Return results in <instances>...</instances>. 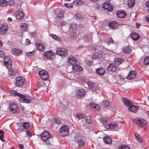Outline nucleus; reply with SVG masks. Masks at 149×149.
<instances>
[{
    "label": "nucleus",
    "instance_id": "f257e3e1",
    "mask_svg": "<svg viewBox=\"0 0 149 149\" xmlns=\"http://www.w3.org/2000/svg\"><path fill=\"white\" fill-rule=\"evenodd\" d=\"M10 93L12 96L19 97V100L21 102L29 103L31 102V100L33 99V98L30 96L23 95L14 90L11 91Z\"/></svg>",
    "mask_w": 149,
    "mask_h": 149
},
{
    "label": "nucleus",
    "instance_id": "f03ea898",
    "mask_svg": "<svg viewBox=\"0 0 149 149\" xmlns=\"http://www.w3.org/2000/svg\"><path fill=\"white\" fill-rule=\"evenodd\" d=\"M132 121L139 127L142 128H145L148 124L146 120L139 117H136L133 118Z\"/></svg>",
    "mask_w": 149,
    "mask_h": 149
},
{
    "label": "nucleus",
    "instance_id": "7ed1b4c3",
    "mask_svg": "<svg viewBox=\"0 0 149 149\" xmlns=\"http://www.w3.org/2000/svg\"><path fill=\"white\" fill-rule=\"evenodd\" d=\"M69 128L68 126L63 125L61 126L59 130L60 135L62 136H65L68 134Z\"/></svg>",
    "mask_w": 149,
    "mask_h": 149
},
{
    "label": "nucleus",
    "instance_id": "20e7f679",
    "mask_svg": "<svg viewBox=\"0 0 149 149\" xmlns=\"http://www.w3.org/2000/svg\"><path fill=\"white\" fill-rule=\"evenodd\" d=\"M56 54L61 57H66L68 56L67 51L64 48H58L56 49Z\"/></svg>",
    "mask_w": 149,
    "mask_h": 149
},
{
    "label": "nucleus",
    "instance_id": "39448f33",
    "mask_svg": "<svg viewBox=\"0 0 149 149\" xmlns=\"http://www.w3.org/2000/svg\"><path fill=\"white\" fill-rule=\"evenodd\" d=\"M25 79L21 77H17L16 79L15 85L17 87H21L25 84Z\"/></svg>",
    "mask_w": 149,
    "mask_h": 149
},
{
    "label": "nucleus",
    "instance_id": "423d86ee",
    "mask_svg": "<svg viewBox=\"0 0 149 149\" xmlns=\"http://www.w3.org/2000/svg\"><path fill=\"white\" fill-rule=\"evenodd\" d=\"M51 136L49 132L47 131L43 132L41 134V139L42 141L46 142L49 139Z\"/></svg>",
    "mask_w": 149,
    "mask_h": 149
},
{
    "label": "nucleus",
    "instance_id": "0eeeda50",
    "mask_svg": "<svg viewBox=\"0 0 149 149\" xmlns=\"http://www.w3.org/2000/svg\"><path fill=\"white\" fill-rule=\"evenodd\" d=\"M4 62L5 66L7 68H11L12 66V61L10 57L6 56L4 58Z\"/></svg>",
    "mask_w": 149,
    "mask_h": 149
},
{
    "label": "nucleus",
    "instance_id": "6e6552de",
    "mask_svg": "<svg viewBox=\"0 0 149 149\" xmlns=\"http://www.w3.org/2000/svg\"><path fill=\"white\" fill-rule=\"evenodd\" d=\"M9 109L10 111L14 113L19 111V109L17 107V105L14 103L10 104L9 105Z\"/></svg>",
    "mask_w": 149,
    "mask_h": 149
},
{
    "label": "nucleus",
    "instance_id": "1a4fd4ad",
    "mask_svg": "<svg viewBox=\"0 0 149 149\" xmlns=\"http://www.w3.org/2000/svg\"><path fill=\"white\" fill-rule=\"evenodd\" d=\"M45 56L47 58L53 59L55 58V54L54 52L52 51H49L44 52Z\"/></svg>",
    "mask_w": 149,
    "mask_h": 149
},
{
    "label": "nucleus",
    "instance_id": "9d476101",
    "mask_svg": "<svg viewBox=\"0 0 149 149\" xmlns=\"http://www.w3.org/2000/svg\"><path fill=\"white\" fill-rule=\"evenodd\" d=\"M117 125L118 124L116 123L112 122L110 123L106 124L105 125V127L106 129L110 130L116 127Z\"/></svg>",
    "mask_w": 149,
    "mask_h": 149
},
{
    "label": "nucleus",
    "instance_id": "9b49d317",
    "mask_svg": "<svg viewBox=\"0 0 149 149\" xmlns=\"http://www.w3.org/2000/svg\"><path fill=\"white\" fill-rule=\"evenodd\" d=\"M136 72L134 70H130L127 76L126 79L127 80H131L134 78L136 76Z\"/></svg>",
    "mask_w": 149,
    "mask_h": 149
},
{
    "label": "nucleus",
    "instance_id": "f8f14e48",
    "mask_svg": "<svg viewBox=\"0 0 149 149\" xmlns=\"http://www.w3.org/2000/svg\"><path fill=\"white\" fill-rule=\"evenodd\" d=\"M8 29V26L7 24L0 25V33L2 35L5 34Z\"/></svg>",
    "mask_w": 149,
    "mask_h": 149
},
{
    "label": "nucleus",
    "instance_id": "ddd939ff",
    "mask_svg": "<svg viewBox=\"0 0 149 149\" xmlns=\"http://www.w3.org/2000/svg\"><path fill=\"white\" fill-rule=\"evenodd\" d=\"M102 6L103 9L108 11L111 12L113 10V8L110 5L109 3H104L102 4Z\"/></svg>",
    "mask_w": 149,
    "mask_h": 149
},
{
    "label": "nucleus",
    "instance_id": "4468645a",
    "mask_svg": "<svg viewBox=\"0 0 149 149\" xmlns=\"http://www.w3.org/2000/svg\"><path fill=\"white\" fill-rule=\"evenodd\" d=\"M108 25L110 27L114 29L118 28V24L116 22L112 21L108 23Z\"/></svg>",
    "mask_w": 149,
    "mask_h": 149
},
{
    "label": "nucleus",
    "instance_id": "2eb2a0df",
    "mask_svg": "<svg viewBox=\"0 0 149 149\" xmlns=\"http://www.w3.org/2000/svg\"><path fill=\"white\" fill-rule=\"evenodd\" d=\"M116 14L118 17L123 18L126 16V12L123 10H120L116 12Z\"/></svg>",
    "mask_w": 149,
    "mask_h": 149
},
{
    "label": "nucleus",
    "instance_id": "dca6fc26",
    "mask_svg": "<svg viewBox=\"0 0 149 149\" xmlns=\"http://www.w3.org/2000/svg\"><path fill=\"white\" fill-rule=\"evenodd\" d=\"M84 93L85 91L84 89H79L77 91L76 96L78 98H81L84 96Z\"/></svg>",
    "mask_w": 149,
    "mask_h": 149
},
{
    "label": "nucleus",
    "instance_id": "f3484780",
    "mask_svg": "<svg viewBox=\"0 0 149 149\" xmlns=\"http://www.w3.org/2000/svg\"><path fill=\"white\" fill-rule=\"evenodd\" d=\"M117 69V66L114 63H111L109 64L107 68L108 71H115Z\"/></svg>",
    "mask_w": 149,
    "mask_h": 149
},
{
    "label": "nucleus",
    "instance_id": "a211bd4d",
    "mask_svg": "<svg viewBox=\"0 0 149 149\" xmlns=\"http://www.w3.org/2000/svg\"><path fill=\"white\" fill-rule=\"evenodd\" d=\"M122 100L125 105L128 107H129L130 105H131L132 103V102L130 100L124 97L122 98Z\"/></svg>",
    "mask_w": 149,
    "mask_h": 149
},
{
    "label": "nucleus",
    "instance_id": "6ab92c4d",
    "mask_svg": "<svg viewBox=\"0 0 149 149\" xmlns=\"http://www.w3.org/2000/svg\"><path fill=\"white\" fill-rule=\"evenodd\" d=\"M128 108V109L129 111L134 113H136L138 109V107L133 105L132 103Z\"/></svg>",
    "mask_w": 149,
    "mask_h": 149
},
{
    "label": "nucleus",
    "instance_id": "aec40b11",
    "mask_svg": "<svg viewBox=\"0 0 149 149\" xmlns=\"http://www.w3.org/2000/svg\"><path fill=\"white\" fill-rule=\"evenodd\" d=\"M12 54L18 56L22 53V51L18 49L13 48L12 49Z\"/></svg>",
    "mask_w": 149,
    "mask_h": 149
},
{
    "label": "nucleus",
    "instance_id": "412c9836",
    "mask_svg": "<svg viewBox=\"0 0 149 149\" xmlns=\"http://www.w3.org/2000/svg\"><path fill=\"white\" fill-rule=\"evenodd\" d=\"M68 61L71 64L74 65L76 63L77 60L73 56H70L68 58Z\"/></svg>",
    "mask_w": 149,
    "mask_h": 149
},
{
    "label": "nucleus",
    "instance_id": "4be33fe9",
    "mask_svg": "<svg viewBox=\"0 0 149 149\" xmlns=\"http://www.w3.org/2000/svg\"><path fill=\"white\" fill-rule=\"evenodd\" d=\"M73 70L77 71H80L83 70V68L79 65H74L72 67Z\"/></svg>",
    "mask_w": 149,
    "mask_h": 149
},
{
    "label": "nucleus",
    "instance_id": "5701e85b",
    "mask_svg": "<svg viewBox=\"0 0 149 149\" xmlns=\"http://www.w3.org/2000/svg\"><path fill=\"white\" fill-rule=\"evenodd\" d=\"M102 57V55L101 53L96 52L93 55L92 58L93 59H98Z\"/></svg>",
    "mask_w": 149,
    "mask_h": 149
},
{
    "label": "nucleus",
    "instance_id": "b1692460",
    "mask_svg": "<svg viewBox=\"0 0 149 149\" xmlns=\"http://www.w3.org/2000/svg\"><path fill=\"white\" fill-rule=\"evenodd\" d=\"M15 15L17 19H22L24 16V14L23 12L21 11H18L17 13Z\"/></svg>",
    "mask_w": 149,
    "mask_h": 149
},
{
    "label": "nucleus",
    "instance_id": "393cba45",
    "mask_svg": "<svg viewBox=\"0 0 149 149\" xmlns=\"http://www.w3.org/2000/svg\"><path fill=\"white\" fill-rule=\"evenodd\" d=\"M84 2L81 0H75L73 2V4L76 6H78L79 5H82L83 4Z\"/></svg>",
    "mask_w": 149,
    "mask_h": 149
},
{
    "label": "nucleus",
    "instance_id": "a878e982",
    "mask_svg": "<svg viewBox=\"0 0 149 149\" xmlns=\"http://www.w3.org/2000/svg\"><path fill=\"white\" fill-rule=\"evenodd\" d=\"M131 37L133 40H138L140 38L139 35L135 32L133 33L132 34Z\"/></svg>",
    "mask_w": 149,
    "mask_h": 149
},
{
    "label": "nucleus",
    "instance_id": "bb28decb",
    "mask_svg": "<svg viewBox=\"0 0 149 149\" xmlns=\"http://www.w3.org/2000/svg\"><path fill=\"white\" fill-rule=\"evenodd\" d=\"M95 70L97 73L102 75L104 74L105 72L104 69V68H101L96 69Z\"/></svg>",
    "mask_w": 149,
    "mask_h": 149
},
{
    "label": "nucleus",
    "instance_id": "cd10ccee",
    "mask_svg": "<svg viewBox=\"0 0 149 149\" xmlns=\"http://www.w3.org/2000/svg\"><path fill=\"white\" fill-rule=\"evenodd\" d=\"M104 142L108 144H110L111 143L112 140L110 137L109 136H105L103 138Z\"/></svg>",
    "mask_w": 149,
    "mask_h": 149
},
{
    "label": "nucleus",
    "instance_id": "c85d7f7f",
    "mask_svg": "<svg viewBox=\"0 0 149 149\" xmlns=\"http://www.w3.org/2000/svg\"><path fill=\"white\" fill-rule=\"evenodd\" d=\"M127 4L129 8H132L135 4L134 0H128Z\"/></svg>",
    "mask_w": 149,
    "mask_h": 149
},
{
    "label": "nucleus",
    "instance_id": "c756f323",
    "mask_svg": "<svg viewBox=\"0 0 149 149\" xmlns=\"http://www.w3.org/2000/svg\"><path fill=\"white\" fill-rule=\"evenodd\" d=\"M122 50L124 53L127 54H130L131 52V49L128 47L123 48Z\"/></svg>",
    "mask_w": 149,
    "mask_h": 149
},
{
    "label": "nucleus",
    "instance_id": "7c9ffc66",
    "mask_svg": "<svg viewBox=\"0 0 149 149\" xmlns=\"http://www.w3.org/2000/svg\"><path fill=\"white\" fill-rule=\"evenodd\" d=\"M75 141H77V142L78 145V147H82L84 146V141L82 140L81 139H79L77 140L75 138Z\"/></svg>",
    "mask_w": 149,
    "mask_h": 149
},
{
    "label": "nucleus",
    "instance_id": "2f4dec72",
    "mask_svg": "<svg viewBox=\"0 0 149 149\" xmlns=\"http://www.w3.org/2000/svg\"><path fill=\"white\" fill-rule=\"evenodd\" d=\"M38 50L41 51H43L44 49L43 46L42 44L38 43H36L35 44Z\"/></svg>",
    "mask_w": 149,
    "mask_h": 149
},
{
    "label": "nucleus",
    "instance_id": "473e14b6",
    "mask_svg": "<svg viewBox=\"0 0 149 149\" xmlns=\"http://www.w3.org/2000/svg\"><path fill=\"white\" fill-rule=\"evenodd\" d=\"M135 138L140 142H142L143 140L142 137L138 133H135Z\"/></svg>",
    "mask_w": 149,
    "mask_h": 149
},
{
    "label": "nucleus",
    "instance_id": "72a5a7b5",
    "mask_svg": "<svg viewBox=\"0 0 149 149\" xmlns=\"http://www.w3.org/2000/svg\"><path fill=\"white\" fill-rule=\"evenodd\" d=\"M109 105V102L108 101L104 100L101 102V105L103 107H108Z\"/></svg>",
    "mask_w": 149,
    "mask_h": 149
},
{
    "label": "nucleus",
    "instance_id": "f704fd0d",
    "mask_svg": "<svg viewBox=\"0 0 149 149\" xmlns=\"http://www.w3.org/2000/svg\"><path fill=\"white\" fill-rule=\"evenodd\" d=\"M87 84L89 88L93 90L94 88L95 87V84L93 83L91 81H89L87 83Z\"/></svg>",
    "mask_w": 149,
    "mask_h": 149
},
{
    "label": "nucleus",
    "instance_id": "c9c22d12",
    "mask_svg": "<svg viewBox=\"0 0 149 149\" xmlns=\"http://www.w3.org/2000/svg\"><path fill=\"white\" fill-rule=\"evenodd\" d=\"M8 74L10 75H14L16 74V72L15 70L11 68L9 69L8 70Z\"/></svg>",
    "mask_w": 149,
    "mask_h": 149
},
{
    "label": "nucleus",
    "instance_id": "e433bc0d",
    "mask_svg": "<svg viewBox=\"0 0 149 149\" xmlns=\"http://www.w3.org/2000/svg\"><path fill=\"white\" fill-rule=\"evenodd\" d=\"M40 78L44 80H47L48 79V73L46 74L45 75H41L40 77Z\"/></svg>",
    "mask_w": 149,
    "mask_h": 149
},
{
    "label": "nucleus",
    "instance_id": "4c0bfd02",
    "mask_svg": "<svg viewBox=\"0 0 149 149\" xmlns=\"http://www.w3.org/2000/svg\"><path fill=\"white\" fill-rule=\"evenodd\" d=\"M76 116L79 119H82L85 118V116L81 113H78L76 114Z\"/></svg>",
    "mask_w": 149,
    "mask_h": 149
},
{
    "label": "nucleus",
    "instance_id": "58836bf2",
    "mask_svg": "<svg viewBox=\"0 0 149 149\" xmlns=\"http://www.w3.org/2000/svg\"><path fill=\"white\" fill-rule=\"evenodd\" d=\"M143 63L145 65L149 64V56H146L144 58Z\"/></svg>",
    "mask_w": 149,
    "mask_h": 149
},
{
    "label": "nucleus",
    "instance_id": "ea45409f",
    "mask_svg": "<svg viewBox=\"0 0 149 149\" xmlns=\"http://www.w3.org/2000/svg\"><path fill=\"white\" fill-rule=\"evenodd\" d=\"M90 107L91 108H93L97 110H98L100 109V107L99 106L94 104H91Z\"/></svg>",
    "mask_w": 149,
    "mask_h": 149
},
{
    "label": "nucleus",
    "instance_id": "a19ab883",
    "mask_svg": "<svg viewBox=\"0 0 149 149\" xmlns=\"http://www.w3.org/2000/svg\"><path fill=\"white\" fill-rule=\"evenodd\" d=\"M7 4V1L6 0H0V5L1 6H5Z\"/></svg>",
    "mask_w": 149,
    "mask_h": 149
},
{
    "label": "nucleus",
    "instance_id": "79ce46f5",
    "mask_svg": "<svg viewBox=\"0 0 149 149\" xmlns=\"http://www.w3.org/2000/svg\"><path fill=\"white\" fill-rule=\"evenodd\" d=\"M20 26L23 30H26L27 28V25L26 24L23 23H21Z\"/></svg>",
    "mask_w": 149,
    "mask_h": 149
},
{
    "label": "nucleus",
    "instance_id": "37998d69",
    "mask_svg": "<svg viewBox=\"0 0 149 149\" xmlns=\"http://www.w3.org/2000/svg\"><path fill=\"white\" fill-rule=\"evenodd\" d=\"M22 126L26 130L28 129L30 127V125L27 122L24 123L23 124Z\"/></svg>",
    "mask_w": 149,
    "mask_h": 149
},
{
    "label": "nucleus",
    "instance_id": "c03bdc74",
    "mask_svg": "<svg viewBox=\"0 0 149 149\" xmlns=\"http://www.w3.org/2000/svg\"><path fill=\"white\" fill-rule=\"evenodd\" d=\"M85 120L87 123L89 124H90L92 123L91 119V117L90 116H86V118Z\"/></svg>",
    "mask_w": 149,
    "mask_h": 149
},
{
    "label": "nucleus",
    "instance_id": "a18cd8bd",
    "mask_svg": "<svg viewBox=\"0 0 149 149\" xmlns=\"http://www.w3.org/2000/svg\"><path fill=\"white\" fill-rule=\"evenodd\" d=\"M48 72L46 71H44V70L39 71L38 74L39 75V76H40L41 75H45L46 74H48Z\"/></svg>",
    "mask_w": 149,
    "mask_h": 149
},
{
    "label": "nucleus",
    "instance_id": "49530a36",
    "mask_svg": "<svg viewBox=\"0 0 149 149\" xmlns=\"http://www.w3.org/2000/svg\"><path fill=\"white\" fill-rule=\"evenodd\" d=\"M52 37L54 40H56L59 41V39L58 38V36L54 34H52L51 35Z\"/></svg>",
    "mask_w": 149,
    "mask_h": 149
},
{
    "label": "nucleus",
    "instance_id": "de8ad7c7",
    "mask_svg": "<svg viewBox=\"0 0 149 149\" xmlns=\"http://www.w3.org/2000/svg\"><path fill=\"white\" fill-rule=\"evenodd\" d=\"M119 149H130V148L128 146L122 145L119 147Z\"/></svg>",
    "mask_w": 149,
    "mask_h": 149
},
{
    "label": "nucleus",
    "instance_id": "09e8293b",
    "mask_svg": "<svg viewBox=\"0 0 149 149\" xmlns=\"http://www.w3.org/2000/svg\"><path fill=\"white\" fill-rule=\"evenodd\" d=\"M100 121L103 124L106 123L107 121L108 120L104 118H101L100 119Z\"/></svg>",
    "mask_w": 149,
    "mask_h": 149
},
{
    "label": "nucleus",
    "instance_id": "8fccbe9b",
    "mask_svg": "<svg viewBox=\"0 0 149 149\" xmlns=\"http://www.w3.org/2000/svg\"><path fill=\"white\" fill-rule=\"evenodd\" d=\"M55 122L57 124H60L61 122V120L60 118H55Z\"/></svg>",
    "mask_w": 149,
    "mask_h": 149
},
{
    "label": "nucleus",
    "instance_id": "3c124183",
    "mask_svg": "<svg viewBox=\"0 0 149 149\" xmlns=\"http://www.w3.org/2000/svg\"><path fill=\"white\" fill-rule=\"evenodd\" d=\"M123 61V60L120 58H118L116 61V63L118 64H121Z\"/></svg>",
    "mask_w": 149,
    "mask_h": 149
},
{
    "label": "nucleus",
    "instance_id": "603ef678",
    "mask_svg": "<svg viewBox=\"0 0 149 149\" xmlns=\"http://www.w3.org/2000/svg\"><path fill=\"white\" fill-rule=\"evenodd\" d=\"M70 27L72 30H74L76 29L77 24H71Z\"/></svg>",
    "mask_w": 149,
    "mask_h": 149
},
{
    "label": "nucleus",
    "instance_id": "864d4df0",
    "mask_svg": "<svg viewBox=\"0 0 149 149\" xmlns=\"http://www.w3.org/2000/svg\"><path fill=\"white\" fill-rule=\"evenodd\" d=\"M73 3H69L68 4H65V5L66 7L68 8H71L73 6Z\"/></svg>",
    "mask_w": 149,
    "mask_h": 149
},
{
    "label": "nucleus",
    "instance_id": "5fc2aeb1",
    "mask_svg": "<svg viewBox=\"0 0 149 149\" xmlns=\"http://www.w3.org/2000/svg\"><path fill=\"white\" fill-rule=\"evenodd\" d=\"M5 56L4 52L1 50H0V57L4 58Z\"/></svg>",
    "mask_w": 149,
    "mask_h": 149
},
{
    "label": "nucleus",
    "instance_id": "6e6d98bb",
    "mask_svg": "<svg viewBox=\"0 0 149 149\" xmlns=\"http://www.w3.org/2000/svg\"><path fill=\"white\" fill-rule=\"evenodd\" d=\"M113 40L111 38H110L108 39V41L107 42V43L108 45L113 42Z\"/></svg>",
    "mask_w": 149,
    "mask_h": 149
},
{
    "label": "nucleus",
    "instance_id": "4d7b16f0",
    "mask_svg": "<svg viewBox=\"0 0 149 149\" xmlns=\"http://www.w3.org/2000/svg\"><path fill=\"white\" fill-rule=\"evenodd\" d=\"M25 132L28 136H29V137H30L31 136V132L29 130H26L25 131Z\"/></svg>",
    "mask_w": 149,
    "mask_h": 149
},
{
    "label": "nucleus",
    "instance_id": "13d9d810",
    "mask_svg": "<svg viewBox=\"0 0 149 149\" xmlns=\"http://www.w3.org/2000/svg\"><path fill=\"white\" fill-rule=\"evenodd\" d=\"M27 54H28L27 55L28 56H31L34 55L35 54V53L33 50L32 52H31L27 53Z\"/></svg>",
    "mask_w": 149,
    "mask_h": 149
},
{
    "label": "nucleus",
    "instance_id": "bf43d9fd",
    "mask_svg": "<svg viewBox=\"0 0 149 149\" xmlns=\"http://www.w3.org/2000/svg\"><path fill=\"white\" fill-rule=\"evenodd\" d=\"M58 17L62 18L63 17V14L62 12H59L58 14Z\"/></svg>",
    "mask_w": 149,
    "mask_h": 149
},
{
    "label": "nucleus",
    "instance_id": "052dcab7",
    "mask_svg": "<svg viewBox=\"0 0 149 149\" xmlns=\"http://www.w3.org/2000/svg\"><path fill=\"white\" fill-rule=\"evenodd\" d=\"M0 139L3 141H5V140H4V139L3 138V135H0Z\"/></svg>",
    "mask_w": 149,
    "mask_h": 149
},
{
    "label": "nucleus",
    "instance_id": "680f3d73",
    "mask_svg": "<svg viewBox=\"0 0 149 149\" xmlns=\"http://www.w3.org/2000/svg\"><path fill=\"white\" fill-rule=\"evenodd\" d=\"M0 139L3 141H5V140H4V139L3 138V135H0Z\"/></svg>",
    "mask_w": 149,
    "mask_h": 149
},
{
    "label": "nucleus",
    "instance_id": "e2e57ef3",
    "mask_svg": "<svg viewBox=\"0 0 149 149\" xmlns=\"http://www.w3.org/2000/svg\"><path fill=\"white\" fill-rule=\"evenodd\" d=\"M93 63V61L92 60H91L87 62V64L89 66H91Z\"/></svg>",
    "mask_w": 149,
    "mask_h": 149
},
{
    "label": "nucleus",
    "instance_id": "0e129e2a",
    "mask_svg": "<svg viewBox=\"0 0 149 149\" xmlns=\"http://www.w3.org/2000/svg\"><path fill=\"white\" fill-rule=\"evenodd\" d=\"M119 77L120 79L123 81L124 82H125V78H124L122 76H120Z\"/></svg>",
    "mask_w": 149,
    "mask_h": 149
},
{
    "label": "nucleus",
    "instance_id": "69168bd1",
    "mask_svg": "<svg viewBox=\"0 0 149 149\" xmlns=\"http://www.w3.org/2000/svg\"><path fill=\"white\" fill-rule=\"evenodd\" d=\"M145 18L146 21L149 22V15H147L145 17Z\"/></svg>",
    "mask_w": 149,
    "mask_h": 149
},
{
    "label": "nucleus",
    "instance_id": "338daca9",
    "mask_svg": "<svg viewBox=\"0 0 149 149\" xmlns=\"http://www.w3.org/2000/svg\"><path fill=\"white\" fill-rule=\"evenodd\" d=\"M18 146L19 148L20 149H22L24 148V146L22 144H19L18 145Z\"/></svg>",
    "mask_w": 149,
    "mask_h": 149
},
{
    "label": "nucleus",
    "instance_id": "774afa93",
    "mask_svg": "<svg viewBox=\"0 0 149 149\" xmlns=\"http://www.w3.org/2000/svg\"><path fill=\"white\" fill-rule=\"evenodd\" d=\"M0 134L1 135H3L4 134V133L3 130H0Z\"/></svg>",
    "mask_w": 149,
    "mask_h": 149
}]
</instances>
